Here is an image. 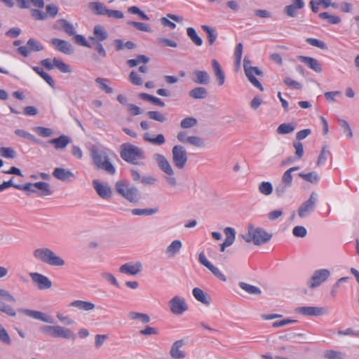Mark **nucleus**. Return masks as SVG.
<instances>
[{
	"label": "nucleus",
	"instance_id": "obj_1",
	"mask_svg": "<svg viewBox=\"0 0 359 359\" xmlns=\"http://www.w3.org/2000/svg\"><path fill=\"white\" fill-rule=\"evenodd\" d=\"M120 156L126 162L138 165H144L141 161L146 158L142 149L130 143L121 145Z\"/></svg>",
	"mask_w": 359,
	"mask_h": 359
},
{
	"label": "nucleus",
	"instance_id": "obj_2",
	"mask_svg": "<svg viewBox=\"0 0 359 359\" xmlns=\"http://www.w3.org/2000/svg\"><path fill=\"white\" fill-rule=\"evenodd\" d=\"M33 255L38 261L51 266L62 267L65 264V260L48 248H37L34 250Z\"/></svg>",
	"mask_w": 359,
	"mask_h": 359
},
{
	"label": "nucleus",
	"instance_id": "obj_3",
	"mask_svg": "<svg viewBox=\"0 0 359 359\" xmlns=\"http://www.w3.org/2000/svg\"><path fill=\"white\" fill-rule=\"evenodd\" d=\"M40 332L50 337L75 340L76 334L70 329L60 325H44L39 327Z\"/></svg>",
	"mask_w": 359,
	"mask_h": 359
},
{
	"label": "nucleus",
	"instance_id": "obj_4",
	"mask_svg": "<svg viewBox=\"0 0 359 359\" xmlns=\"http://www.w3.org/2000/svg\"><path fill=\"white\" fill-rule=\"evenodd\" d=\"M90 156L93 162L97 169L105 170L110 175H114L116 169L105 152L100 150L96 147H93L90 149Z\"/></svg>",
	"mask_w": 359,
	"mask_h": 359
},
{
	"label": "nucleus",
	"instance_id": "obj_5",
	"mask_svg": "<svg viewBox=\"0 0 359 359\" xmlns=\"http://www.w3.org/2000/svg\"><path fill=\"white\" fill-rule=\"evenodd\" d=\"M116 192L131 203H137L140 199V192L134 186H129L124 180L117 181L115 184Z\"/></svg>",
	"mask_w": 359,
	"mask_h": 359
},
{
	"label": "nucleus",
	"instance_id": "obj_6",
	"mask_svg": "<svg viewBox=\"0 0 359 359\" xmlns=\"http://www.w3.org/2000/svg\"><path fill=\"white\" fill-rule=\"evenodd\" d=\"M153 158L156 163L158 167L165 174V179L168 184L171 187H175L177 184V179L174 177V171L166 158L160 154H154Z\"/></svg>",
	"mask_w": 359,
	"mask_h": 359
},
{
	"label": "nucleus",
	"instance_id": "obj_7",
	"mask_svg": "<svg viewBox=\"0 0 359 359\" xmlns=\"http://www.w3.org/2000/svg\"><path fill=\"white\" fill-rule=\"evenodd\" d=\"M248 232L252 235V242L256 245H261L268 243L272 235L267 233L262 228H255L252 226H248Z\"/></svg>",
	"mask_w": 359,
	"mask_h": 359
},
{
	"label": "nucleus",
	"instance_id": "obj_8",
	"mask_svg": "<svg viewBox=\"0 0 359 359\" xmlns=\"http://www.w3.org/2000/svg\"><path fill=\"white\" fill-rule=\"evenodd\" d=\"M318 194L312 192L309 198L304 201L299 208L298 215L301 218L307 217L315 208L317 202Z\"/></svg>",
	"mask_w": 359,
	"mask_h": 359
},
{
	"label": "nucleus",
	"instance_id": "obj_9",
	"mask_svg": "<svg viewBox=\"0 0 359 359\" xmlns=\"http://www.w3.org/2000/svg\"><path fill=\"white\" fill-rule=\"evenodd\" d=\"M330 275V272L327 269L316 271L308 281L309 287L312 289L318 287L329 278Z\"/></svg>",
	"mask_w": 359,
	"mask_h": 359
},
{
	"label": "nucleus",
	"instance_id": "obj_10",
	"mask_svg": "<svg viewBox=\"0 0 359 359\" xmlns=\"http://www.w3.org/2000/svg\"><path fill=\"white\" fill-rule=\"evenodd\" d=\"M296 312L306 316H320L328 313V310L319 306H299L296 308Z\"/></svg>",
	"mask_w": 359,
	"mask_h": 359
},
{
	"label": "nucleus",
	"instance_id": "obj_11",
	"mask_svg": "<svg viewBox=\"0 0 359 359\" xmlns=\"http://www.w3.org/2000/svg\"><path fill=\"white\" fill-rule=\"evenodd\" d=\"M29 276L32 282L36 284L37 287L41 290L49 289L52 286L51 280L43 274L32 272L29 273Z\"/></svg>",
	"mask_w": 359,
	"mask_h": 359
},
{
	"label": "nucleus",
	"instance_id": "obj_12",
	"mask_svg": "<svg viewBox=\"0 0 359 359\" xmlns=\"http://www.w3.org/2000/svg\"><path fill=\"white\" fill-rule=\"evenodd\" d=\"M93 187L102 198L109 199L111 197V189L107 183H102L98 180H94L93 181Z\"/></svg>",
	"mask_w": 359,
	"mask_h": 359
},
{
	"label": "nucleus",
	"instance_id": "obj_13",
	"mask_svg": "<svg viewBox=\"0 0 359 359\" xmlns=\"http://www.w3.org/2000/svg\"><path fill=\"white\" fill-rule=\"evenodd\" d=\"M245 74L249 81L256 88L259 89L261 91L264 90V88L261 83L256 79L255 75L257 76H263V72L259 69L257 67H253L248 69L245 70Z\"/></svg>",
	"mask_w": 359,
	"mask_h": 359
},
{
	"label": "nucleus",
	"instance_id": "obj_14",
	"mask_svg": "<svg viewBox=\"0 0 359 359\" xmlns=\"http://www.w3.org/2000/svg\"><path fill=\"white\" fill-rule=\"evenodd\" d=\"M19 312L26 315L28 317H30L34 319L39 320L45 323L53 324L54 323V320L53 317L50 316H47L45 313L30 309H21L18 310Z\"/></svg>",
	"mask_w": 359,
	"mask_h": 359
},
{
	"label": "nucleus",
	"instance_id": "obj_15",
	"mask_svg": "<svg viewBox=\"0 0 359 359\" xmlns=\"http://www.w3.org/2000/svg\"><path fill=\"white\" fill-rule=\"evenodd\" d=\"M50 42L55 49L59 52L66 55H71L73 53L74 49L72 44L65 40L54 38L51 39Z\"/></svg>",
	"mask_w": 359,
	"mask_h": 359
},
{
	"label": "nucleus",
	"instance_id": "obj_16",
	"mask_svg": "<svg viewBox=\"0 0 359 359\" xmlns=\"http://www.w3.org/2000/svg\"><path fill=\"white\" fill-rule=\"evenodd\" d=\"M142 270V264L140 262H128L119 268V271L122 273H126L131 276H136Z\"/></svg>",
	"mask_w": 359,
	"mask_h": 359
},
{
	"label": "nucleus",
	"instance_id": "obj_17",
	"mask_svg": "<svg viewBox=\"0 0 359 359\" xmlns=\"http://www.w3.org/2000/svg\"><path fill=\"white\" fill-rule=\"evenodd\" d=\"M53 28L55 29L62 30L68 36H73L76 33L74 26L68 20L63 18L58 19L56 21V24L54 25Z\"/></svg>",
	"mask_w": 359,
	"mask_h": 359
},
{
	"label": "nucleus",
	"instance_id": "obj_18",
	"mask_svg": "<svg viewBox=\"0 0 359 359\" xmlns=\"http://www.w3.org/2000/svg\"><path fill=\"white\" fill-rule=\"evenodd\" d=\"M292 180L283 174L280 182L275 187V193L278 197L283 196L287 190L292 186Z\"/></svg>",
	"mask_w": 359,
	"mask_h": 359
},
{
	"label": "nucleus",
	"instance_id": "obj_19",
	"mask_svg": "<svg viewBox=\"0 0 359 359\" xmlns=\"http://www.w3.org/2000/svg\"><path fill=\"white\" fill-rule=\"evenodd\" d=\"M53 175L62 182H70L74 178V174L69 170L62 168H55Z\"/></svg>",
	"mask_w": 359,
	"mask_h": 359
},
{
	"label": "nucleus",
	"instance_id": "obj_20",
	"mask_svg": "<svg viewBox=\"0 0 359 359\" xmlns=\"http://www.w3.org/2000/svg\"><path fill=\"white\" fill-rule=\"evenodd\" d=\"M108 33L103 26L97 25L93 28V36L89 37L91 42H102L108 38Z\"/></svg>",
	"mask_w": 359,
	"mask_h": 359
},
{
	"label": "nucleus",
	"instance_id": "obj_21",
	"mask_svg": "<svg viewBox=\"0 0 359 359\" xmlns=\"http://www.w3.org/2000/svg\"><path fill=\"white\" fill-rule=\"evenodd\" d=\"M181 142L201 149L205 147V140L198 136H185L181 133Z\"/></svg>",
	"mask_w": 359,
	"mask_h": 359
},
{
	"label": "nucleus",
	"instance_id": "obj_22",
	"mask_svg": "<svg viewBox=\"0 0 359 359\" xmlns=\"http://www.w3.org/2000/svg\"><path fill=\"white\" fill-rule=\"evenodd\" d=\"M304 6L303 0H292V4L286 6L284 11L289 17L294 18L297 16V10L301 9Z\"/></svg>",
	"mask_w": 359,
	"mask_h": 359
},
{
	"label": "nucleus",
	"instance_id": "obj_23",
	"mask_svg": "<svg viewBox=\"0 0 359 359\" xmlns=\"http://www.w3.org/2000/svg\"><path fill=\"white\" fill-rule=\"evenodd\" d=\"M70 137L65 135H61L57 138L50 140L48 143L53 145L55 149L58 150L65 149L70 143Z\"/></svg>",
	"mask_w": 359,
	"mask_h": 359
},
{
	"label": "nucleus",
	"instance_id": "obj_24",
	"mask_svg": "<svg viewBox=\"0 0 359 359\" xmlns=\"http://www.w3.org/2000/svg\"><path fill=\"white\" fill-rule=\"evenodd\" d=\"M299 60L306 65L310 69H313L316 72H320L322 71L321 65L319 62L311 57L299 55L298 56Z\"/></svg>",
	"mask_w": 359,
	"mask_h": 359
},
{
	"label": "nucleus",
	"instance_id": "obj_25",
	"mask_svg": "<svg viewBox=\"0 0 359 359\" xmlns=\"http://www.w3.org/2000/svg\"><path fill=\"white\" fill-rule=\"evenodd\" d=\"M69 306L75 307L81 311H90L95 308V305L90 302L83 300H75L72 302Z\"/></svg>",
	"mask_w": 359,
	"mask_h": 359
},
{
	"label": "nucleus",
	"instance_id": "obj_26",
	"mask_svg": "<svg viewBox=\"0 0 359 359\" xmlns=\"http://www.w3.org/2000/svg\"><path fill=\"white\" fill-rule=\"evenodd\" d=\"M35 189L37 190V194L40 196H50L53 194L50 184L45 182H38L34 183Z\"/></svg>",
	"mask_w": 359,
	"mask_h": 359
},
{
	"label": "nucleus",
	"instance_id": "obj_27",
	"mask_svg": "<svg viewBox=\"0 0 359 359\" xmlns=\"http://www.w3.org/2000/svg\"><path fill=\"white\" fill-rule=\"evenodd\" d=\"M193 81L198 84L208 85L210 83V77L205 71L196 70L194 72Z\"/></svg>",
	"mask_w": 359,
	"mask_h": 359
},
{
	"label": "nucleus",
	"instance_id": "obj_28",
	"mask_svg": "<svg viewBox=\"0 0 359 359\" xmlns=\"http://www.w3.org/2000/svg\"><path fill=\"white\" fill-rule=\"evenodd\" d=\"M212 66L214 69L215 75L217 78L218 85L222 86L225 81V75L220 67L219 63L215 59L212 60Z\"/></svg>",
	"mask_w": 359,
	"mask_h": 359
},
{
	"label": "nucleus",
	"instance_id": "obj_29",
	"mask_svg": "<svg viewBox=\"0 0 359 359\" xmlns=\"http://www.w3.org/2000/svg\"><path fill=\"white\" fill-rule=\"evenodd\" d=\"M212 66L214 69L215 75L217 78L218 85L222 86L225 81V75L220 67L219 63L215 59L212 60Z\"/></svg>",
	"mask_w": 359,
	"mask_h": 359
},
{
	"label": "nucleus",
	"instance_id": "obj_30",
	"mask_svg": "<svg viewBox=\"0 0 359 359\" xmlns=\"http://www.w3.org/2000/svg\"><path fill=\"white\" fill-rule=\"evenodd\" d=\"M192 294L195 299L202 304L206 306L210 304V297L201 289L198 287L194 288Z\"/></svg>",
	"mask_w": 359,
	"mask_h": 359
},
{
	"label": "nucleus",
	"instance_id": "obj_31",
	"mask_svg": "<svg viewBox=\"0 0 359 359\" xmlns=\"http://www.w3.org/2000/svg\"><path fill=\"white\" fill-rule=\"evenodd\" d=\"M89 8L95 15H107L108 13V8L100 2H90L89 4Z\"/></svg>",
	"mask_w": 359,
	"mask_h": 359
},
{
	"label": "nucleus",
	"instance_id": "obj_32",
	"mask_svg": "<svg viewBox=\"0 0 359 359\" xmlns=\"http://www.w3.org/2000/svg\"><path fill=\"white\" fill-rule=\"evenodd\" d=\"M33 70L39 74L46 82L53 88H55V81L53 78L46 72H45L42 68L35 66L32 67Z\"/></svg>",
	"mask_w": 359,
	"mask_h": 359
},
{
	"label": "nucleus",
	"instance_id": "obj_33",
	"mask_svg": "<svg viewBox=\"0 0 359 359\" xmlns=\"http://www.w3.org/2000/svg\"><path fill=\"white\" fill-rule=\"evenodd\" d=\"M143 139L155 145H161L165 143V139L163 135L158 134L156 137H152L149 133L144 134Z\"/></svg>",
	"mask_w": 359,
	"mask_h": 359
},
{
	"label": "nucleus",
	"instance_id": "obj_34",
	"mask_svg": "<svg viewBox=\"0 0 359 359\" xmlns=\"http://www.w3.org/2000/svg\"><path fill=\"white\" fill-rule=\"evenodd\" d=\"M208 90L203 87H196L189 91V95L194 99H205L208 96Z\"/></svg>",
	"mask_w": 359,
	"mask_h": 359
},
{
	"label": "nucleus",
	"instance_id": "obj_35",
	"mask_svg": "<svg viewBox=\"0 0 359 359\" xmlns=\"http://www.w3.org/2000/svg\"><path fill=\"white\" fill-rule=\"evenodd\" d=\"M239 287L245 290L247 293L252 295H259L261 294V290L254 285H250L244 282H240L238 283Z\"/></svg>",
	"mask_w": 359,
	"mask_h": 359
},
{
	"label": "nucleus",
	"instance_id": "obj_36",
	"mask_svg": "<svg viewBox=\"0 0 359 359\" xmlns=\"http://www.w3.org/2000/svg\"><path fill=\"white\" fill-rule=\"evenodd\" d=\"M15 134L19 137H22L26 138L36 144L43 145V143L41 140L36 139L32 134L21 129H17L15 130Z\"/></svg>",
	"mask_w": 359,
	"mask_h": 359
},
{
	"label": "nucleus",
	"instance_id": "obj_37",
	"mask_svg": "<svg viewBox=\"0 0 359 359\" xmlns=\"http://www.w3.org/2000/svg\"><path fill=\"white\" fill-rule=\"evenodd\" d=\"M224 233L226 235V238L223 243L224 245H227L229 247L234 242L236 231L231 227H226L224 229Z\"/></svg>",
	"mask_w": 359,
	"mask_h": 359
},
{
	"label": "nucleus",
	"instance_id": "obj_38",
	"mask_svg": "<svg viewBox=\"0 0 359 359\" xmlns=\"http://www.w3.org/2000/svg\"><path fill=\"white\" fill-rule=\"evenodd\" d=\"M149 61V58L144 55H138L134 59H130L127 61V64L130 67H135L140 63L147 64Z\"/></svg>",
	"mask_w": 359,
	"mask_h": 359
},
{
	"label": "nucleus",
	"instance_id": "obj_39",
	"mask_svg": "<svg viewBox=\"0 0 359 359\" xmlns=\"http://www.w3.org/2000/svg\"><path fill=\"white\" fill-rule=\"evenodd\" d=\"M187 36L191 41L197 46H201L203 44L202 39L198 36L196 30L193 27H188L187 29Z\"/></svg>",
	"mask_w": 359,
	"mask_h": 359
},
{
	"label": "nucleus",
	"instance_id": "obj_40",
	"mask_svg": "<svg viewBox=\"0 0 359 359\" xmlns=\"http://www.w3.org/2000/svg\"><path fill=\"white\" fill-rule=\"evenodd\" d=\"M202 29L206 32L208 38V43L211 46L212 45L217 39V33L214 28L208 26V25H202Z\"/></svg>",
	"mask_w": 359,
	"mask_h": 359
},
{
	"label": "nucleus",
	"instance_id": "obj_41",
	"mask_svg": "<svg viewBox=\"0 0 359 359\" xmlns=\"http://www.w3.org/2000/svg\"><path fill=\"white\" fill-rule=\"evenodd\" d=\"M319 17L321 19L327 20V22L330 25H337L341 22V20L340 17L334 15H331L328 12H323L319 14Z\"/></svg>",
	"mask_w": 359,
	"mask_h": 359
},
{
	"label": "nucleus",
	"instance_id": "obj_42",
	"mask_svg": "<svg viewBox=\"0 0 359 359\" xmlns=\"http://www.w3.org/2000/svg\"><path fill=\"white\" fill-rule=\"evenodd\" d=\"M323 357L327 359H345L344 353L334 350H327L323 353Z\"/></svg>",
	"mask_w": 359,
	"mask_h": 359
},
{
	"label": "nucleus",
	"instance_id": "obj_43",
	"mask_svg": "<svg viewBox=\"0 0 359 359\" xmlns=\"http://www.w3.org/2000/svg\"><path fill=\"white\" fill-rule=\"evenodd\" d=\"M295 129L294 123H282L277 128V133L280 135H286L292 133Z\"/></svg>",
	"mask_w": 359,
	"mask_h": 359
},
{
	"label": "nucleus",
	"instance_id": "obj_44",
	"mask_svg": "<svg viewBox=\"0 0 359 359\" xmlns=\"http://www.w3.org/2000/svg\"><path fill=\"white\" fill-rule=\"evenodd\" d=\"M180 251V240H175L168 246L165 254L168 257L175 256Z\"/></svg>",
	"mask_w": 359,
	"mask_h": 359
},
{
	"label": "nucleus",
	"instance_id": "obj_45",
	"mask_svg": "<svg viewBox=\"0 0 359 359\" xmlns=\"http://www.w3.org/2000/svg\"><path fill=\"white\" fill-rule=\"evenodd\" d=\"M139 97L144 100L151 102L153 104L158 105L160 107L165 106V103L163 101H161L159 98L145 93H140L139 95Z\"/></svg>",
	"mask_w": 359,
	"mask_h": 359
},
{
	"label": "nucleus",
	"instance_id": "obj_46",
	"mask_svg": "<svg viewBox=\"0 0 359 359\" xmlns=\"http://www.w3.org/2000/svg\"><path fill=\"white\" fill-rule=\"evenodd\" d=\"M158 208H134L131 210L133 215H152L158 212Z\"/></svg>",
	"mask_w": 359,
	"mask_h": 359
},
{
	"label": "nucleus",
	"instance_id": "obj_47",
	"mask_svg": "<svg viewBox=\"0 0 359 359\" xmlns=\"http://www.w3.org/2000/svg\"><path fill=\"white\" fill-rule=\"evenodd\" d=\"M299 176L306 182L312 184H316L319 181V175L316 172H311L309 173H299Z\"/></svg>",
	"mask_w": 359,
	"mask_h": 359
},
{
	"label": "nucleus",
	"instance_id": "obj_48",
	"mask_svg": "<svg viewBox=\"0 0 359 359\" xmlns=\"http://www.w3.org/2000/svg\"><path fill=\"white\" fill-rule=\"evenodd\" d=\"M128 316L132 320H140L143 323H148L150 321L149 316L146 313H138L135 311H130L128 313Z\"/></svg>",
	"mask_w": 359,
	"mask_h": 359
},
{
	"label": "nucleus",
	"instance_id": "obj_49",
	"mask_svg": "<svg viewBox=\"0 0 359 359\" xmlns=\"http://www.w3.org/2000/svg\"><path fill=\"white\" fill-rule=\"evenodd\" d=\"M53 63L62 73L72 72L71 67L68 65L65 64L62 60L54 57L53 59Z\"/></svg>",
	"mask_w": 359,
	"mask_h": 359
},
{
	"label": "nucleus",
	"instance_id": "obj_50",
	"mask_svg": "<svg viewBox=\"0 0 359 359\" xmlns=\"http://www.w3.org/2000/svg\"><path fill=\"white\" fill-rule=\"evenodd\" d=\"M182 187L183 191L187 193L194 192L196 188L195 181L193 179L185 177L183 180Z\"/></svg>",
	"mask_w": 359,
	"mask_h": 359
},
{
	"label": "nucleus",
	"instance_id": "obj_51",
	"mask_svg": "<svg viewBox=\"0 0 359 359\" xmlns=\"http://www.w3.org/2000/svg\"><path fill=\"white\" fill-rule=\"evenodd\" d=\"M258 189L262 194L269 196L273 192V186L269 182H262L259 185Z\"/></svg>",
	"mask_w": 359,
	"mask_h": 359
},
{
	"label": "nucleus",
	"instance_id": "obj_52",
	"mask_svg": "<svg viewBox=\"0 0 359 359\" xmlns=\"http://www.w3.org/2000/svg\"><path fill=\"white\" fill-rule=\"evenodd\" d=\"M338 122L345 135L348 138H351L353 137V133L348 123L346 120L341 118L338 119Z\"/></svg>",
	"mask_w": 359,
	"mask_h": 359
},
{
	"label": "nucleus",
	"instance_id": "obj_53",
	"mask_svg": "<svg viewBox=\"0 0 359 359\" xmlns=\"http://www.w3.org/2000/svg\"><path fill=\"white\" fill-rule=\"evenodd\" d=\"M330 152L327 149V147L324 146L322 148L320 155L318 158L317 165L319 166L322 164H324L326 162L328 156H330Z\"/></svg>",
	"mask_w": 359,
	"mask_h": 359
},
{
	"label": "nucleus",
	"instance_id": "obj_54",
	"mask_svg": "<svg viewBox=\"0 0 359 359\" xmlns=\"http://www.w3.org/2000/svg\"><path fill=\"white\" fill-rule=\"evenodd\" d=\"M198 123L196 118L194 117H187L181 121V128H191L196 126Z\"/></svg>",
	"mask_w": 359,
	"mask_h": 359
},
{
	"label": "nucleus",
	"instance_id": "obj_55",
	"mask_svg": "<svg viewBox=\"0 0 359 359\" xmlns=\"http://www.w3.org/2000/svg\"><path fill=\"white\" fill-rule=\"evenodd\" d=\"M27 45L31 51H40L43 49V47L41 43L34 39H29L27 43Z\"/></svg>",
	"mask_w": 359,
	"mask_h": 359
},
{
	"label": "nucleus",
	"instance_id": "obj_56",
	"mask_svg": "<svg viewBox=\"0 0 359 359\" xmlns=\"http://www.w3.org/2000/svg\"><path fill=\"white\" fill-rule=\"evenodd\" d=\"M109 81L107 79L97 78L95 82L99 84L100 88L105 91V93L111 94L113 93V89L107 85V82Z\"/></svg>",
	"mask_w": 359,
	"mask_h": 359
},
{
	"label": "nucleus",
	"instance_id": "obj_57",
	"mask_svg": "<svg viewBox=\"0 0 359 359\" xmlns=\"http://www.w3.org/2000/svg\"><path fill=\"white\" fill-rule=\"evenodd\" d=\"M34 130L39 136L43 137H48L52 136L53 134L52 129L45 127L38 126L35 128Z\"/></svg>",
	"mask_w": 359,
	"mask_h": 359
},
{
	"label": "nucleus",
	"instance_id": "obj_58",
	"mask_svg": "<svg viewBox=\"0 0 359 359\" xmlns=\"http://www.w3.org/2000/svg\"><path fill=\"white\" fill-rule=\"evenodd\" d=\"M101 277L106 281L111 283L112 285L116 287H120L119 283H118L116 278L113 274L107 272H104L101 273Z\"/></svg>",
	"mask_w": 359,
	"mask_h": 359
},
{
	"label": "nucleus",
	"instance_id": "obj_59",
	"mask_svg": "<svg viewBox=\"0 0 359 359\" xmlns=\"http://www.w3.org/2000/svg\"><path fill=\"white\" fill-rule=\"evenodd\" d=\"M147 114L149 118L161 122V123L165 121V120H166V118L165 117V116L159 111H149L147 112Z\"/></svg>",
	"mask_w": 359,
	"mask_h": 359
},
{
	"label": "nucleus",
	"instance_id": "obj_60",
	"mask_svg": "<svg viewBox=\"0 0 359 359\" xmlns=\"http://www.w3.org/2000/svg\"><path fill=\"white\" fill-rule=\"evenodd\" d=\"M90 44L93 46L91 48L97 51L100 57H105L107 56V52L101 42H91Z\"/></svg>",
	"mask_w": 359,
	"mask_h": 359
},
{
	"label": "nucleus",
	"instance_id": "obj_61",
	"mask_svg": "<svg viewBox=\"0 0 359 359\" xmlns=\"http://www.w3.org/2000/svg\"><path fill=\"white\" fill-rule=\"evenodd\" d=\"M15 188L18 190L25 191L28 192V194L30 193H36L37 190L35 189L34 186V183H26L25 184H19V186H15Z\"/></svg>",
	"mask_w": 359,
	"mask_h": 359
},
{
	"label": "nucleus",
	"instance_id": "obj_62",
	"mask_svg": "<svg viewBox=\"0 0 359 359\" xmlns=\"http://www.w3.org/2000/svg\"><path fill=\"white\" fill-rule=\"evenodd\" d=\"M170 310L173 313L180 314V297L175 296L170 301Z\"/></svg>",
	"mask_w": 359,
	"mask_h": 359
},
{
	"label": "nucleus",
	"instance_id": "obj_63",
	"mask_svg": "<svg viewBox=\"0 0 359 359\" xmlns=\"http://www.w3.org/2000/svg\"><path fill=\"white\" fill-rule=\"evenodd\" d=\"M0 153L4 158H14L15 157V151L11 147H1Z\"/></svg>",
	"mask_w": 359,
	"mask_h": 359
},
{
	"label": "nucleus",
	"instance_id": "obj_64",
	"mask_svg": "<svg viewBox=\"0 0 359 359\" xmlns=\"http://www.w3.org/2000/svg\"><path fill=\"white\" fill-rule=\"evenodd\" d=\"M128 24L130 25H132L137 29L140 31L143 32H150V27L145 23L140 22H135V21H129L128 22Z\"/></svg>",
	"mask_w": 359,
	"mask_h": 359
}]
</instances>
